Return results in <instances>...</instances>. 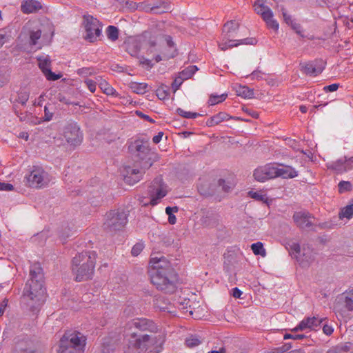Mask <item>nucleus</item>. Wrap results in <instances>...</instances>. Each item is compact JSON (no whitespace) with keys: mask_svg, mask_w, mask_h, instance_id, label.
<instances>
[{"mask_svg":"<svg viewBox=\"0 0 353 353\" xmlns=\"http://www.w3.org/2000/svg\"><path fill=\"white\" fill-rule=\"evenodd\" d=\"M163 136V132H159L157 135H155L153 137V139H152L153 142L154 143H159L161 141Z\"/></svg>","mask_w":353,"mask_h":353,"instance_id":"nucleus-61","label":"nucleus"},{"mask_svg":"<svg viewBox=\"0 0 353 353\" xmlns=\"http://www.w3.org/2000/svg\"><path fill=\"white\" fill-rule=\"evenodd\" d=\"M146 11L152 12L154 13L165 12L168 10V7L162 0H158L157 3L148 2L144 7Z\"/></svg>","mask_w":353,"mask_h":353,"instance_id":"nucleus-27","label":"nucleus"},{"mask_svg":"<svg viewBox=\"0 0 353 353\" xmlns=\"http://www.w3.org/2000/svg\"><path fill=\"white\" fill-rule=\"evenodd\" d=\"M339 87V84H338V83H333V84L325 86L323 90L325 92H334V91H336L338 90Z\"/></svg>","mask_w":353,"mask_h":353,"instance_id":"nucleus-57","label":"nucleus"},{"mask_svg":"<svg viewBox=\"0 0 353 353\" xmlns=\"http://www.w3.org/2000/svg\"><path fill=\"white\" fill-rule=\"evenodd\" d=\"M198 68L196 65H190L189 67L184 69L179 74V77H181L183 80L188 79L192 77V75L197 71Z\"/></svg>","mask_w":353,"mask_h":353,"instance_id":"nucleus-35","label":"nucleus"},{"mask_svg":"<svg viewBox=\"0 0 353 353\" xmlns=\"http://www.w3.org/2000/svg\"><path fill=\"white\" fill-rule=\"evenodd\" d=\"M198 68L196 65H190L189 67L184 69L179 74V77H181L183 80L188 79L192 77V75L197 71Z\"/></svg>","mask_w":353,"mask_h":353,"instance_id":"nucleus-34","label":"nucleus"},{"mask_svg":"<svg viewBox=\"0 0 353 353\" xmlns=\"http://www.w3.org/2000/svg\"><path fill=\"white\" fill-rule=\"evenodd\" d=\"M41 36V30L39 28L33 29L30 32V44L34 46Z\"/></svg>","mask_w":353,"mask_h":353,"instance_id":"nucleus-39","label":"nucleus"},{"mask_svg":"<svg viewBox=\"0 0 353 353\" xmlns=\"http://www.w3.org/2000/svg\"><path fill=\"white\" fill-rule=\"evenodd\" d=\"M144 244L142 242L137 243L132 248L131 253L132 256H138L143 250Z\"/></svg>","mask_w":353,"mask_h":353,"instance_id":"nucleus-47","label":"nucleus"},{"mask_svg":"<svg viewBox=\"0 0 353 353\" xmlns=\"http://www.w3.org/2000/svg\"><path fill=\"white\" fill-rule=\"evenodd\" d=\"M39 66L49 81H55L61 77V74H56L50 70V61L48 57H41L38 59Z\"/></svg>","mask_w":353,"mask_h":353,"instance_id":"nucleus-19","label":"nucleus"},{"mask_svg":"<svg viewBox=\"0 0 353 353\" xmlns=\"http://www.w3.org/2000/svg\"><path fill=\"white\" fill-rule=\"evenodd\" d=\"M185 343L187 346L193 347L199 345L201 343V340L196 336H191L186 339Z\"/></svg>","mask_w":353,"mask_h":353,"instance_id":"nucleus-45","label":"nucleus"},{"mask_svg":"<svg viewBox=\"0 0 353 353\" xmlns=\"http://www.w3.org/2000/svg\"><path fill=\"white\" fill-rule=\"evenodd\" d=\"M142 174L143 172L141 170L128 167L125 168V172L123 174L124 181L130 185H133L140 181Z\"/></svg>","mask_w":353,"mask_h":353,"instance_id":"nucleus-21","label":"nucleus"},{"mask_svg":"<svg viewBox=\"0 0 353 353\" xmlns=\"http://www.w3.org/2000/svg\"><path fill=\"white\" fill-rule=\"evenodd\" d=\"M32 343L30 342H21L18 344L17 350L20 353H36L32 348Z\"/></svg>","mask_w":353,"mask_h":353,"instance_id":"nucleus-36","label":"nucleus"},{"mask_svg":"<svg viewBox=\"0 0 353 353\" xmlns=\"http://www.w3.org/2000/svg\"><path fill=\"white\" fill-rule=\"evenodd\" d=\"M232 117L226 112H220L218 114L210 117L206 121V125L208 127L214 126L216 125L221 123V122H223L224 121H228Z\"/></svg>","mask_w":353,"mask_h":353,"instance_id":"nucleus-26","label":"nucleus"},{"mask_svg":"<svg viewBox=\"0 0 353 353\" xmlns=\"http://www.w3.org/2000/svg\"><path fill=\"white\" fill-rule=\"evenodd\" d=\"M178 210H179V208H178V207H176V206L167 207L165 208V213L168 216V222L172 225L175 224L176 222V218L174 215V213L177 212Z\"/></svg>","mask_w":353,"mask_h":353,"instance_id":"nucleus-38","label":"nucleus"},{"mask_svg":"<svg viewBox=\"0 0 353 353\" xmlns=\"http://www.w3.org/2000/svg\"><path fill=\"white\" fill-rule=\"evenodd\" d=\"M52 117H53V113L50 112V110H48V108L46 105L44 107V117H43V120L45 121H50V120H52Z\"/></svg>","mask_w":353,"mask_h":353,"instance_id":"nucleus-56","label":"nucleus"},{"mask_svg":"<svg viewBox=\"0 0 353 353\" xmlns=\"http://www.w3.org/2000/svg\"><path fill=\"white\" fill-rule=\"evenodd\" d=\"M293 219L296 224L303 228L308 227L312 224V217L305 212H296L293 216Z\"/></svg>","mask_w":353,"mask_h":353,"instance_id":"nucleus-23","label":"nucleus"},{"mask_svg":"<svg viewBox=\"0 0 353 353\" xmlns=\"http://www.w3.org/2000/svg\"><path fill=\"white\" fill-rule=\"evenodd\" d=\"M62 135L66 142L71 145L80 144L83 135L79 127L76 123H69L63 130Z\"/></svg>","mask_w":353,"mask_h":353,"instance_id":"nucleus-14","label":"nucleus"},{"mask_svg":"<svg viewBox=\"0 0 353 353\" xmlns=\"http://www.w3.org/2000/svg\"><path fill=\"white\" fill-rule=\"evenodd\" d=\"M275 178L292 179L298 176V172L292 166L274 163Z\"/></svg>","mask_w":353,"mask_h":353,"instance_id":"nucleus-20","label":"nucleus"},{"mask_svg":"<svg viewBox=\"0 0 353 353\" xmlns=\"http://www.w3.org/2000/svg\"><path fill=\"white\" fill-rule=\"evenodd\" d=\"M128 222V214L123 209L108 212L105 214L103 225L110 230H120Z\"/></svg>","mask_w":353,"mask_h":353,"instance_id":"nucleus-9","label":"nucleus"},{"mask_svg":"<svg viewBox=\"0 0 353 353\" xmlns=\"http://www.w3.org/2000/svg\"><path fill=\"white\" fill-rule=\"evenodd\" d=\"M275 175L274 163H268L265 165L259 166L254 170L253 173L254 179L259 182H264L274 179Z\"/></svg>","mask_w":353,"mask_h":353,"instance_id":"nucleus-18","label":"nucleus"},{"mask_svg":"<svg viewBox=\"0 0 353 353\" xmlns=\"http://www.w3.org/2000/svg\"><path fill=\"white\" fill-rule=\"evenodd\" d=\"M283 15L285 21L288 24H290L292 26V28L294 29L298 34H300L301 31L299 30V25L296 24V23H293L290 16L288 15L285 12H283Z\"/></svg>","mask_w":353,"mask_h":353,"instance_id":"nucleus-46","label":"nucleus"},{"mask_svg":"<svg viewBox=\"0 0 353 353\" xmlns=\"http://www.w3.org/2000/svg\"><path fill=\"white\" fill-rule=\"evenodd\" d=\"M334 309L337 316L346 319L348 317L347 312L353 311V300L343 293L338 296Z\"/></svg>","mask_w":353,"mask_h":353,"instance_id":"nucleus-15","label":"nucleus"},{"mask_svg":"<svg viewBox=\"0 0 353 353\" xmlns=\"http://www.w3.org/2000/svg\"><path fill=\"white\" fill-rule=\"evenodd\" d=\"M134 330L154 332L157 330V327L150 320L144 318H137L131 320L127 323L125 328V332L128 334H130V332H135Z\"/></svg>","mask_w":353,"mask_h":353,"instance_id":"nucleus-13","label":"nucleus"},{"mask_svg":"<svg viewBox=\"0 0 353 353\" xmlns=\"http://www.w3.org/2000/svg\"><path fill=\"white\" fill-rule=\"evenodd\" d=\"M157 97L161 100L167 99L169 96V92L163 87H159L156 91Z\"/></svg>","mask_w":353,"mask_h":353,"instance_id":"nucleus-48","label":"nucleus"},{"mask_svg":"<svg viewBox=\"0 0 353 353\" xmlns=\"http://www.w3.org/2000/svg\"><path fill=\"white\" fill-rule=\"evenodd\" d=\"M183 81L184 80L179 76L175 78L172 84L174 92H176L179 88Z\"/></svg>","mask_w":353,"mask_h":353,"instance_id":"nucleus-52","label":"nucleus"},{"mask_svg":"<svg viewBox=\"0 0 353 353\" xmlns=\"http://www.w3.org/2000/svg\"><path fill=\"white\" fill-rule=\"evenodd\" d=\"M107 36L110 40L116 41L119 37L118 29L112 26H108L107 29Z\"/></svg>","mask_w":353,"mask_h":353,"instance_id":"nucleus-43","label":"nucleus"},{"mask_svg":"<svg viewBox=\"0 0 353 353\" xmlns=\"http://www.w3.org/2000/svg\"><path fill=\"white\" fill-rule=\"evenodd\" d=\"M151 282L165 293H174L177 288L176 275L170 262L163 256L152 257L150 262Z\"/></svg>","mask_w":353,"mask_h":353,"instance_id":"nucleus-1","label":"nucleus"},{"mask_svg":"<svg viewBox=\"0 0 353 353\" xmlns=\"http://www.w3.org/2000/svg\"><path fill=\"white\" fill-rule=\"evenodd\" d=\"M303 267L310 265L315 259V254L310 248H304L302 255L296 256Z\"/></svg>","mask_w":353,"mask_h":353,"instance_id":"nucleus-24","label":"nucleus"},{"mask_svg":"<svg viewBox=\"0 0 353 353\" xmlns=\"http://www.w3.org/2000/svg\"><path fill=\"white\" fill-rule=\"evenodd\" d=\"M339 192L342 194L346 192H349L352 189V185L350 181H341L339 182Z\"/></svg>","mask_w":353,"mask_h":353,"instance_id":"nucleus-42","label":"nucleus"},{"mask_svg":"<svg viewBox=\"0 0 353 353\" xmlns=\"http://www.w3.org/2000/svg\"><path fill=\"white\" fill-rule=\"evenodd\" d=\"M14 186L8 183H3L0 181V191H12Z\"/></svg>","mask_w":353,"mask_h":353,"instance_id":"nucleus-54","label":"nucleus"},{"mask_svg":"<svg viewBox=\"0 0 353 353\" xmlns=\"http://www.w3.org/2000/svg\"><path fill=\"white\" fill-rule=\"evenodd\" d=\"M241 295L242 292L238 288H234L232 289V296L234 298L239 299Z\"/></svg>","mask_w":353,"mask_h":353,"instance_id":"nucleus-62","label":"nucleus"},{"mask_svg":"<svg viewBox=\"0 0 353 353\" xmlns=\"http://www.w3.org/2000/svg\"><path fill=\"white\" fill-rule=\"evenodd\" d=\"M219 185L222 186L223 190L225 192H228L232 188V186L227 185L225 181L224 180H220Z\"/></svg>","mask_w":353,"mask_h":353,"instance_id":"nucleus-60","label":"nucleus"},{"mask_svg":"<svg viewBox=\"0 0 353 353\" xmlns=\"http://www.w3.org/2000/svg\"><path fill=\"white\" fill-rule=\"evenodd\" d=\"M143 50L147 55L156 62H159L163 59L174 57L176 51L174 43L170 36L150 37Z\"/></svg>","mask_w":353,"mask_h":353,"instance_id":"nucleus-3","label":"nucleus"},{"mask_svg":"<svg viewBox=\"0 0 353 353\" xmlns=\"http://www.w3.org/2000/svg\"><path fill=\"white\" fill-rule=\"evenodd\" d=\"M326 353H348L347 346L336 347L329 350Z\"/></svg>","mask_w":353,"mask_h":353,"instance_id":"nucleus-51","label":"nucleus"},{"mask_svg":"<svg viewBox=\"0 0 353 353\" xmlns=\"http://www.w3.org/2000/svg\"><path fill=\"white\" fill-rule=\"evenodd\" d=\"M251 78L252 79H260L263 77V74L259 71H254L251 74Z\"/></svg>","mask_w":353,"mask_h":353,"instance_id":"nucleus-63","label":"nucleus"},{"mask_svg":"<svg viewBox=\"0 0 353 353\" xmlns=\"http://www.w3.org/2000/svg\"><path fill=\"white\" fill-rule=\"evenodd\" d=\"M323 68V63L318 64L317 62L308 63L302 66V70L305 74L314 76L321 73Z\"/></svg>","mask_w":353,"mask_h":353,"instance_id":"nucleus-25","label":"nucleus"},{"mask_svg":"<svg viewBox=\"0 0 353 353\" xmlns=\"http://www.w3.org/2000/svg\"><path fill=\"white\" fill-rule=\"evenodd\" d=\"M23 13H33L42 8L41 3L37 0H23L21 5Z\"/></svg>","mask_w":353,"mask_h":353,"instance_id":"nucleus-22","label":"nucleus"},{"mask_svg":"<svg viewBox=\"0 0 353 353\" xmlns=\"http://www.w3.org/2000/svg\"><path fill=\"white\" fill-rule=\"evenodd\" d=\"M96 80L100 88L108 95H114L116 90L105 81L101 79V77H96Z\"/></svg>","mask_w":353,"mask_h":353,"instance_id":"nucleus-30","label":"nucleus"},{"mask_svg":"<svg viewBox=\"0 0 353 353\" xmlns=\"http://www.w3.org/2000/svg\"><path fill=\"white\" fill-rule=\"evenodd\" d=\"M85 39L93 42L101 33V25L99 21L92 16H84Z\"/></svg>","mask_w":353,"mask_h":353,"instance_id":"nucleus-11","label":"nucleus"},{"mask_svg":"<svg viewBox=\"0 0 353 353\" xmlns=\"http://www.w3.org/2000/svg\"><path fill=\"white\" fill-rule=\"evenodd\" d=\"M18 137L19 139H24L25 141H28L29 139V134L28 132L22 131V132H19Z\"/></svg>","mask_w":353,"mask_h":353,"instance_id":"nucleus-64","label":"nucleus"},{"mask_svg":"<svg viewBox=\"0 0 353 353\" xmlns=\"http://www.w3.org/2000/svg\"><path fill=\"white\" fill-rule=\"evenodd\" d=\"M323 333L325 334L326 335H330L332 334L334 329L330 325H324V326L323 327Z\"/></svg>","mask_w":353,"mask_h":353,"instance_id":"nucleus-59","label":"nucleus"},{"mask_svg":"<svg viewBox=\"0 0 353 353\" xmlns=\"http://www.w3.org/2000/svg\"><path fill=\"white\" fill-rule=\"evenodd\" d=\"M86 337L77 331L69 330L60 339L58 353H83Z\"/></svg>","mask_w":353,"mask_h":353,"instance_id":"nucleus-7","label":"nucleus"},{"mask_svg":"<svg viewBox=\"0 0 353 353\" xmlns=\"http://www.w3.org/2000/svg\"><path fill=\"white\" fill-rule=\"evenodd\" d=\"M323 319L315 316H307L301 320L299 323L293 329L292 332H311L317 330L323 322Z\"/></svg>","mask_w":353,"mask_h":353,"instance_id":"nucleus-17","label":"nucleus"},{"mask_svg":"<svg viewBox=\"0 0 353 353\" xmlns=\"http://www.w3.org/2000/svg\"><path fill=\"white\" fill-rule=\"evenodd\" d=\"M10 79V73L8 70H0V88L8 83Z\"/></svg>","mask_w":353,"mask_h":353,"instance_id":"nucleus-41","label":"nucleus"},{"mask_svg":"<svg viewBox=\"0 0 353 353\" xmlns=\"http://www.w3.org/2000/svg\"><path fill=\"white\" fill-rule=\"evenodd\" d=\"M52 181V177L39 165L29 167L24 176L26 185L31 188L41 189L48 187Z\"/></svg>","mask_w":353,"mask_h":353,"instance_id":"nucleus-8","label":"nucleus"},{"mask_svg":"<svg viewBox=\"0 0 353 353\" xmlns=\"http://www.w3.org/2000/svg\"><path fill=\"white\" fill-rule=\"evenodd\" d=\"M168 192V187L163 183L162 179H157L154 181L152 186L150 187V202H144L143 201H141V202L143 205H147L150 203L151 205L154 206L158 204L162 198L165 196Z\"/></svg>","mask_w":353,"mask_h":353,"instance_id":"nucleus-10","label":"nucleus"},{"mask_svg":"<svg viewBox=\"0 0 353 353\" xmlns=\"http://www.w3.org/2000/svg\"><path fill=\"white\" fill-rule=\"evenodd\" d=\"M290 249L293 252V254H295V256H299L300 255V252H301V248H300V245L299 243H296V242H293L291 245H290Z\"/></svg>","mask_w":353,"mask_h":353,"instance_id":"nucleus-55","label":"nucleus"},{"mask_svg":"<svg viewBox=\"0 0 353 353\" xmlns=\"http://www.w3.org/2000/svg\"><path fill=\"white\" fill-rule=\"evenodd\" d=\"M235 91L238 96L244 99H251L254 96L253 90L245 85H236L235 87Z\"/></svg>","mask_w":353,"mask_h":353,"instance_id":"nucleus-29","label":"nucleus"},{"mask_svg":"<svg viewBox=\"0 0 353 353\" xmlns=\"http://www.w3.org/2000/svg\"><path fill=\"white\" fill-rule=\"evenodd\" d=\"M228 94H212L208 100V103L210 105H214L217 103H219L225 100L227 98Z\"/></svg>","mask_w":353,"mask_h":353,"instance_id":"nucleus-40","label":"nucleus"},{"mask_svg":"<svg viewBox=\"0 0 353 353\" xmlns=\"http://www.w3.org/2000/svg\"><path fill=\"white\" fill-rule=\"evenodd\" d=\"M130 88L133 92L138 94H143L148 91V84L145 83L132 82Z\"/></svg>","mask_w":353,"mask_h":353,"instance_id":"nucleus-31","label":"nucleus"},{"mask_svg":"<svg viewBox=\"0 0 353 353\" xmlns=\"http://www.w3.org/2000/svg\"><path fill=\"white\" fill-rule=\"evenodd\" d=\"M123 353H142L150 350V353H159L164 343L163 334L150 336L148 334L137 335L136 332H125Z\"/></svg>","mask_w":353,"mask_h":353,"instance_id":"nucleus-2","label":"nucleus"},{"mask_svg":"<svg viewBox=\"0 0 353 353\" xmlns=\"http://www.w3.org/2000/svg\"><path fill=\"white\" fill-rule=\"evenodd\" d=\"M328 169L336 174H343L353 170V156H345L327 164Z\"/></svg>","mask_w":353,"mask_h":353,"instance_id":"nucleus-16","label":"nucleus"},{"mask_svg":"<svg viewBox=\"0 0 353 353\" xmlns=\"http://www.w3.org/2000/svg\"><path fill=\"white\" fill-rule=\"evenodd\" d=\"M97 253L86 251L77 254L72 261V272L76 281L91 279L94 273Z\"/></svg>","mask_w":353,"mask_h":353,"instance_id":"nucleus-4","label":"nucleus"},{"mask_svg":"<svg viewBox=\"0 0 353 353\" xmlns=\"http://www.w3.org/2000/svg\"><path fill=\"white\" fill-rule=\"evenodd\" d=\"M134 147L139 156L146 154L149 151L148 144L144 143L141 141H136L134 142Z\"/></svg>","mask_w":353,"mask_h":353,"instance_id":"nucleus-33","label":"nucleus"},{"mask_svg":"<svg viewBox=\"0 0 353 353\" xmlns=\"http://www.w3.org/2000/svg\"><path fill=\"white\" fill-rule=\"evenodd\" d=\"M78 74L80 75L87 76L92 74V71L90 68H83L78 70Z\"/></svg>","mask_w":353,"mask_h":353,"instance_id":"nucleus-58","label":"nucleus"},{"mask_svg":"<svg viewBox=\"0 0 353 353\" xmlns=\"http://www.w3.org/2000/svg\"><path fill=\"white\" fill-rule=\"evenodd\" d=\"M353 216V202L347 205L345 207L341 210L339 213V218L343 219L344 218L350 219Z\"/></svg>","mask_w":353,"mask_h":353,"instance_id":"nucleus-32","label":"nucleus"},{"mask_svg":"<svg viewBox=\"0 0 353 353\" xmlns=\"http://www.w3.org/2000/svg\"><path fill=\"white\" fill-rule=\"evenodd\" d=\"M97 83L98 82L96 79H95V81L90 79H87L85 80V83L86 84L89 90L92 92H95Z\"/></svg>","mask_w":353,"mask_h":353,"instance_id":"nucleus-49","label":"nucleus"},{"mask_svg":"<svg viewBox=\"0 0 353 353\" xmlns=\"http://www.w3.org/2000/svg\"><path fill=\"white\" fill-rule=\"evenodd\" d=\"M251 249L255 255L265 256L266 254L265 250L264 249L263 245L261 242H256L252 244Z\"/></svg>","mask_w":353,"mask_h":353,"instance_id":"nucleus-37","label":"nucleus"},{"mask_svg":"<svg viewBox=\"0 0 353 353\" xmlns=\"http://www.w3.org/2000/svg\"><path fill=\"white\" fill-rule=\"evenodd\" d=\"M239 26V24L236 21H230L225 23L223 29L222 38L219 43V47L221 50H226L239 45L254 44L255 40L253 38H246L239 40L234 39L237 37Z\"/></svg>","mask_w":353,"mask_h":353,"instance_id":"nucleus-6","label":"nucleus"},{"mask_svg":"<svg viewBox=\"0 0 353 353\" xmlns=\"http://www.w3.org/2000/svg\"><path fill=\"white\" fill-rule=\"evenodd\" d=\"M256 12L261 15L269 28L274 30L279 29V23L273 17L271 9L265 4L263 0H258L254 5Z\"/></svg>","mask_w":353,"mask_h":353,"instance_id":"nucleus-12","label":"nucleus"},{"mask_svg":"<svg viewBox=\"0 0 353 353\" xmlns=\"http://www.w3.org/2000/svg\"><path fill=\"white\" fill-rule=\"evenodd\" d=\"M176 112L179 115L187 119H195L199 115L196 112H188L181 108H178Z\"/></svg>","mask_w":353,"mask_h":353,"instance_id":"nucleus-44","label":"nucleus"},{"mask_svg":"<svg viewBox=\"0 0 353 353\" xmlns=\"http://www.w3.org/2000/svg\"><path fill=\"white\" fill-rule=\"evenodd\" d=\"M45 294L42 269L39 264H34L30 268V279L26 283L23 296L36 303H40L43 301Z\"/></svg>","mask_w":353,"mask_h":353,"instance_id":"nucleus-5","label":"nucleus"},{"mask_svg":"<svg viewBox=\"0 0 353 353\" xmlns=\"http://www.w3.org/2000/svg\"><path fill=\"white\" fill-rule=\"evenodd\" d=\"M10 34L6 30H0V48L8 41Z\"/></svg>","mask_w":353,"mask_h":353,"instance_id":"nucleus-50","label":"nucleus"},{"mask_svg":"<svg viewBox=\"0 0 353 353\" xmlns=\"http://www.w3.org/2000/svg\"><path fill=\"white\" fill-rule=\"evenodd\" d=\"M305 336L304 334H285L283 336V339L285 340L287 339H293V340H301L304 339Z\"/></svg>","mask_w":353,"mask_h":353,"instance_id":"nucleus-53","label":"nucleus"},{"mask_svg":"<svg viewBox=\"0 0 353 353\" xmlns=\"http://www.w3.org/2000/svg\"><path fill=\"white\" fill-rule=\"evenodd\" d=\"M248 195L250 197L259 201H261L264 203H266L269 205V203L271 202V200H270L267 196V194L262 190L259 191H249Z\"/></svg>","mask_w":353,"mask_h":353,"instance_id":"nucleus-28","label":"nucleus"}]
</instances>
